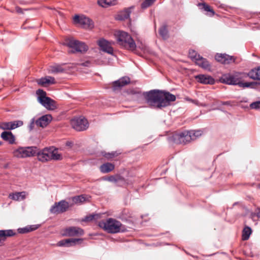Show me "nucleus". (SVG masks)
Segmentation results:
<instances>
[{
    "label": "nucleus",
    "mask_w": 260,
    "mask_h": 260,
    "mask_svg": "<svg viewBox=\"0 0 260 260\" xmlns=\"http://www.w3.org/2000/svg\"><path fill=\"white\" fill-rule=\"evenodd\" d=\"M144 96L150 107L156 109L164 108L162 90L152 89L145 92Z\"/></svg>",
    "instance_id": "obj_1"
},
{
    "label": "nucleus",
    "mask_w": 260,
    "mask_h": 260,
    "mask_svg": "<svg viewBox=\"0 0 260 260\" xmlns=\"http://www.w3.org/2000/svg\"><path fill=\"white\" fill-rule=\"evenodd\" d=\"M99 225L108 233L116 234L127 231L126 226L120 221L112 218H108L106 221L99 222Z\"/></svg>",
    "instance_id": "obj_2"
},
{
    "label": "nucleus",
    "mask_w": 260,
    "mask_h": 260,
    "mask_svg": "<svg viewBox=\"0 0 260 260\" xmlns=\"http://www.w3.org/2000/svg\"><path fill=\"white\" fill-rule=\"evenodd\" d=\"M57 149L53 147H45L42 150L37 148L38 159L40 161L45 162L51 160H59L62 159V156L57 151Z\"/></svg>",
    "instance_id": "obj_3"
},
{
    "label": "nucleus",
    "mask_w": 260,
    "mask_h": 260,
    "mask_svg": "<svg viewBox=\"0 0 260 260\" xmlns=\"http://www.w3.org/2000/svg\"><path fill=\"white\" fill-rule=\"evenodd\" d=\"M117 40L122 47L129 50H135L136 44L132 37L127 32L119 31L117 34Z\"/></svg>",
    "instance_id": "obj_4"
},
{
    "label": "nucleus",
    "mask_w": 260,
    "mask_h": 260,
    "mask_svg": "<svg viewBox=\"0 0 260 260\" xmlns=\"http://www.w3.org/2000/svg\"><path fill=\"white\" fill-rule=\"evenodd\" d=\"M37 153L36 146H19L13 151V155L18 158H24L35 156Z\"/></svg>",
    "instance_id": "obj_5"
},
{
    "label": "nucleus",
    "mask_w": 260,
    "mask_h": 260,
    "mask_svg": "<svg viewBox=\"0 0 260 260\" xmlns=\"http://www.w3.org/2000/svg\"><path fill=\"white\" fill-rule=\"evenodd\" d=\"M189 56L200 67L208 71L211 70V64L209 61L199 54L195 50H190Z\"/></svg>",
    "instance_id": "obj_6"
},
{
    "label": "nucleus",
    "mask_w": 260,
    "mask_h": 260,
    "mask_svg": "<svg viewBox=\"0 0 260 260\" xmlns=\"http://www.w3.org/2000/svg\"><path fill=\"white\" fill-rule=\"evenodd\" d=\"M67 46L72 49V53L80 52L84 53L87 51L89 48L87 45L84 42H81L75 39H69L66 42Z\"/></svg>",
    "instance_id": "obj_7"
},
{
    "label": "nucleus",
    "mask_w": 260,
    "mask_h": 260,
    "mask_svg": "<svg viewBox=\"0 0 260 260\" xmlns=\"http://www.w3.org/2000/svg\"><path fill=\"white\" fill-rule=\"evenodd\" d=\"M36 93L38 95V102L46 109L53 110L56 107L54 101L46 96V92L43 89H39L37 90Z\"/></svg>",
    "instance_id": "obj_8"
},
{
    "label": "nucleus",
    "mask_w": 260,
    "mask_h": 260,
    "mask_svg": "<svg viewBox=\"0 0 260 260\" xmlns=\"http://www.w3.org/2000/svg\"><path fill=\"white\" fill-rule=\"evenodd\" d=\"M244 79L243 72L236 73L235 75H224L220 79L222 83L228 85H238L240 86V83Z\"/></svg>",
    "instance_id": "obj_9"
},
{
    "label": "nucleus",
    "mask_w": 260,
    "mask_h": 260,
    "mask_svg": "<svg viewBox=\"0 0 260 260\" xmlns=\"http://www.w3.org/2000/svg\"><path fill=\"white\" fill-rule=\"evenodd\" d=\"M72 127L77 131L86 130L89 126L88 120L83 116L74 117L71 120Z\"/></svg>",
    "instance_id": "obj_10"
},
{
    "label": "nucleus",
    "mask_w": 260,
    "mask_h": 260,
    "mask_svg": "<svg viewBox=\"0 0 260 260\" xmlns=\"http://www.w3.org/2000/svg\"><path fill=\"white\" fill-rule=\"evenodd\" d=\"M173 139L174 143L178 144H186L193 140L188 131L174 135Z\"/></svg>",
    "instance_id": "obj_11"
},
{
    "label": "nucleus",
    "mask_w": 260,
    "mask_h": 260,
    "mask_svg": "<svg viewBox=\"0 0 260 260\" xmlns=\"http://www.w3.org/2000/svg\"><path fill=\"white\" fill-rule=\"evenodd\" d=\"M70 207L69 204L64 200L55 202L50 208V212L52 214H59L65 212Z\"/></svg>",
    "instance_id": "obj_12"
},
{
    "label": "nucleus",
    "mask_w": 260,
    "mask_h": 260,
    "mask_svg": "<svg viewBox=\"0 0 260 260\" xmlns=\"http://www.w3.org/2000/svg\"><path fill=\"white\" fill-rule=\"evenodd\" d=\"M73 21L75 23L79 24L83 28H91L93 26L92 21L83 15H76L73 18Z\"/></svg>",
    "instance_id": "obj_13"
},
{
    "label": "nucleus",
    "mask_w": 260,
    "mask_h": 260,
    "mask_svg": "<svg viewBox=\"0 0 260 260\" xmlns=\"http://www.w3.org/2000/svg\"><path fill=\"white\" fill-rule=\"evenodd\" d=\"M23 124L22 120H18L10 122H2L0 123V128L3 130H13L20 127Z\"/></svg>",
    "instance_id": "obj_14"
},
{
    "label": "nucleus",
    "mask_w": 260,
    "mask_h": 260,
    "mask_svg": "<svg viewBox=\"0 0 260 260\" xmlns=\"http://www.w3.org/2000/svg\"><path fill=\"white\" fill-rule=\"evenodd\" d=\"M215 59L218 62L223 64H230L234 62L236 58L234 56H231L225 53H217L215 55Z\"/></svg>",
    "instance_id": "obj_15"
},
{
    "label": "nucleus",
    "mask_w": 260,
    "mask_h": 260,
    "mask_svg": "<svg viewBox=\"0 0 260 260\" xmlns=\"http://www.w3.org/2000/svg\"><path fill=\"white\" fill-rule=\"evenodd\" d=\"M97 44L100 48V50L111 55L113 54V48L110 43L105 39H100L98 41Z\"/></svg>",
    "instance_id": "obj_16"
},
{
    "label": "nucleus",
    "mask_w": 260,
    "mask_h": 260,
    "mask_svg": "<svg viewBox=\"0 0 260 260\" xmlns=\"http://www.w3.org/2000/svg\"><path fill=\"white\" fill-rule=\"evenodd\" d=\"M84 234V230L78 226H70L64 231L63 235L65 236L74 237L82 236Z\"/></svg>",
    "instance_id": "obj_17"
},
{
    "label": "nucleus",
    "mask_w": 260,
    "mask_h": 260,
    "mask_svg": "<svg viewBox=\"0 0 260 260\" xmlns=\"http://www.w3.org/2000/svg\"><path fill=\"white\" fill-rule=\"evenodd\" d=\"M130 82L131 79L128 76L122 77L113 82L112 89L114 91H116L129 84Z\"/></svg>",
    "instance_id": "obj_18"
},
{
    "label": "nucleus",
    "mask_w": 260,
    "mask_h": 260,
    "mask_svg": "<svg viewBox=\"0 0 260 260\" xmlns=\"http://www.w3.org/2000/svg\"><path fill=\"white\" fill-rule=\"evenodd\" d=\"M83 241V239L81 238H71L63 239L59 241L57 245L58 246H64V247H71L75 246L78 244H81Z\"/></svg>",
    "instance_id": "obj_19"
},
{
    "label": "nucleus",
    "mask_w": 260,
    "mask_h": 260,
    "mask_svg": "<svg viewBox=\"0 0 260 260\" xmlns=\"http://www.w3.org/2000/svg\"><path fill=\"white\" fill-rule=\"evenodd\" d=\"M198 82L203 84L213 85L215 83L214 79L210 75L199 74L194 76Z\"/></svg>",
    "instance_id": "obj_20"
},
{
    "label": "nucleus",
    "mask_w": 260,
    "mask_h": 260,
    "mask_svg": "<svg viewBox=\"0 0 260 260\" xmlns=\"http://www.w3.org/2000/svg\"><path fill=\"white\" fill-rule=\"evenodd\" d=\"M108 181L111 182L118 183L121 182L124 185L132 184L134 180L128 179H125L123 177L119 175H111L108 177Z\"/></svg>",
    "instance_id": "obj_21"
},
{
    "label": "nucleus",
    "mask_w": 260,
    "mask_h": 260,
    "mask_svg": "<svg viewBox=\"0 0 260 260\" xmlns=\"http://www.w3.org/2000/svg\"><path fill=\"white\" fill-rule=\"evenodd\" d=\"M244 79L249 77L254 80H260V66L251 69L248 73L243 72Z\"/></svg>",
    "instance_id": "obj_22"
},
{
    "label": "nucleus",
    "mask_w": 260,
    "mask_h": 260,
    "mask_svg": "<svg viewBox=\"0 0 260 260\" xmlns=\"http://www.w3.org/2000/svg\"><path fill=\"white\" fill-rule=\"evenodd\" d=\"M52 117L50 114L42 116L36 121V124L40 127L44 128L46 127L52 121Z\"/></svg>",
    "instance_id": "obj_23"
},
{
    "label": "nucleus",
    "mask_w": 260,
    "mask_h": 260,
    "mask_svg": "<svg viewBox=\"0 0 260 260\" xmlns=\"http://www.w3.org/2000/svg\"><path fill=\"white\" fill-rule=\"evenodd\" d=\"M162 93L164 108L170 105L171 102L175 101L176 98L174 94L165 90H162Z\"/></svg>",
    "instance_id": "obj_24"
},
{
    "label": "nucleus",
    "mask_w": 260,
    "mask_h": 260,
    "mask_svg": "<svg viewBox=\"0 0 260 260\" xmlns=\"http://www.w3.org/2000/svg\"><path fill=\"white\" fill-rule=\"evenodd\" d=\"M16 235V232L13 230H0V246H2L7 237H10Z\"/></svg>",
    "instance_id": "obj_25"
},
{
    "label": "nucleus",
    "mask_w": 260,
    "mask_h": 260,
    "mask_svg": "<svg viewBox=\"0 0 260 260\" xmlns=\"http://www.w3.org/2000/svg\"><path fill=\"white\" fill-rule=\"evenodd\" d=\"M1 138L9 143L10 144H13L15 142V137L11 131H4L1 134Z\"/></svg>",
    "instance_id": "obj_26"
},
{
    "label": "nucleus",
    "mask_w": 260,
    "mask_h": 260,
    "mask_svg": "<svg viewBox=\"0 0 260 260\" xmlns=\"http://www.w3.org/2000/svg\"><path fill=\"white\" fill-rule=\"evenodd\" d=\"M55 82H56L54 78L52 76H46V77H42L39 79L37 81L38 84L42 86L54 84L55 83Z\"/></svg>",
    "instance_id": "obj_27"
},
{
    "label": "nucleus",
    "mask_w": 260,
    "mask_h": 260,
    "mask_svg": "<svg viewBox=\"0 0 260 260\" xmlns=\"http://www.w3.org/2000/svg\"><path fill=\"white\" fill-rule=\"evenodd\" d=\"M133 6L125 9L123 11L120 12L117 16V19L119 20H124L128 18L131 13V9H133Z\"/></svg>",
    "instance_id": "obj_28"
},
{
    "label": "nucleus",
    "mask_w": 260,
    "mask_h": 260,
    "mask_svg": "<svg viewBox=\"0 0 260 260\" xmlns=\"http://www.w3.org/2000/svg\"><path fill=\"white\" fill-rule=\"evenodd\" d=\"M239 87H242L243 88H249L256 89L260 86V82L258 81L243 82V81H241Z\"/></svg>",
    "instance_id": "obj_29"
},
{
    "label": "nucleus",
    "mask_w": 260,
    "mask_h": 260,
    "mask_svg": "<svg viewBox=\"0 0 260 260\" xmlns=\"http://www.w3.org/2000/svg\"><path fill=\"white\" fill-rule=\"evenodd\" d=\"M115 168L114 164L110 162H106L102 164L100 167V170L102 173H108L112 171Z\"/></svg>",
    "instance_id": "obj_30"
},
{
    "label": "nucleus",
    "mask_w": 260,
    "mask_h": 260,
    "mask_svg": "<svg viewBox=\"0 0 260 260\" xmlns=\"http://www.w3.org/2000/svg\"><path fill=\"white\" fill-rule=\"evenodd\" d=\"M117 0H98V4L102 7L106 8L117 4Z\"/></svg>",
    "instance_id": "obj_31"
},
{
    "label": "nucleus",
    "mask_w": 260,
    "mask_h": 260,
    "mask_svg": "<svg viewBox=\"0 0 260 260\" xmlns=\"http://www.w3.org/2000/svg\"><path fill=\"white\" fill-rule=\"evenodd\" d=\"M24 194V192H16L15 193H10L9 194V198L15 201L23 200L25 199Z\"/></svg>",
    "instance_id": "obj_32"
},
{
    "label": "nucleus",
    "mask_w": 260,
    "mask_h": 260,
    "mask_svg": "<svg viewBox=\"0 0 260 260\" xmlns=\"http://www.w3.org/2000/svg\"><path fill=\"white\" fill-rule=\"evenodd\" d=\"M158 32L164 40H167L169 37L167 26L166 24L162 25L159 28Z\"/></svg>",
    "instance_id": "obj_33"
},
{
    "label": "nucleus",
    "mask_w": 260,
    "mask_h": 260,
    "mask_svg": "<svg viewBox=\"0 0 260 260\" xmlns=\"http://www.w3.org/2000/svg\"><path fill=\"white\" fill-rule=\"evenodd\" d=\"M251 229L249 226H245L242 231V239L244 241L247 240L251 234Z\"/></svg>",
    "instance_id": "obj_34"
},
{
    "label": "nucleus",
    "mask_w": 260,
    "mask_h": 260,
    "mask_svg": "<svg viewBox=\"0 0 260 260\" xmlns=\"http://www.w3.org/2000/svg\"><path fill=\"white\" fill-rule=\"evenodd\" d=\"M199 6L201 7V9L208 13V14L210 16H213L215 14V12L213 9H212L210 7L206 5L205 3H200Z\"/></svg>",
    "instance_id": "obj_35"
},
{
    "label": "nucleus",
    "mask_w": 260,
    "mask_h": 260,
    "mask_svg": "<svg viewBox=\"0 0 260 260\" xmlns=\"http://www.w3.org/2000/svg\"><path fill=\"white\" fill-rule=\"evenodd\" d=\"M65 70L62 68L60 64H55L51 66V72L52 73H63Z\"/></svg>",
    "instance_id": "obj_36"
},
{
    "label": "nucleus",
    "mask_w": 260,
    "mask_h": 260,
    "mask_svg": "<svg viewBox=\"0 0 260 260\" xmlns=\"http://www.w3.org/2000/svg\"><path fill=\"white\" fill-rule=\"evenodd\" d=\"M72 201L74 204L81 203L85 201V198L83 195L77 196L72 197Z\"/></svg>",
    "instance_id": "obj_37"
},
{
    "label": "nucleus",
    "mask_w": 260,
    "mask_h": 260,
    "mask_svg": "<svg viewBox=\"0 0 260 260\" xmlns=\"http://www.w3.org/2000/svg\"><path fill=\"white\" fill-rule=\"evenodd\" d=\"M188 131L193 140H194L197 138H199L200 136L202 135V132L200 130H190Z\"/></svg>",
    "instance_id": "obj_38"
},
{
    "label": "nucleus",
    "mask_w": 260,
    "mask_h": 260,
    "mask_svg": "<svg viewBox=\"0 0 260 260\" xmlns=\"http://www.w3.org/2000/svg\"><path fill=\"white\" fill-rule=\"evenodd\" d=\"M102 154L108 159H110L118 155V153L116 151H113L111 153L103 151L102 152Z\"/></svg>",
    "instance_id": "obj_39"
},
{
    "label": "nucleus",
    "mask_w": 260,
    "mask_h": 260,
    "mask_svg": "<svg viewBox=\"0 0 260 260\" xmlns=\"http://www.w3.org/2000/svg\"><path fill=\"white\" fill-rule=\"evenodd\" d=\"M156 0H144L141 4V8L145 9L152 5Z\"/></svg>",
    "instance_id": "obj_40"
},
{
    "label": "nucleus",
    "mask_w": 260,
    "mask_h": 260,
    "mask_svg": "<svg viewBox=\"0 0 260 260\" xmlns=\"http://www.w3.org/2000/svg\"><path fill=\"white\" fill-rule=\"evenodd\" d=\"M250 107L251 109H258L260 108V101H256L252 103L250 105Z\"/></svg>",
    "instance_id": "obj_41"
},
{
    "label": "nucleus",
    "mask_w": 260,
    "mask_h": 260,
    "mask_svg": "<svg viewBox=\"0 0 260 260\" xmlns=\"http://www.w3.org/2000/svg\"><path fill=\"white\" fill-rule=\"evenodd\" d=\"M36 120H35V118H32L30 120V123H29V125H28V127L29 131H31L34 129V127H35V124H36Z\"/></svg>",
    "instance_id": "obj_42"
},
{
    "label": "nucleus",
    "mask_w": 260,
    "mask_h": 260,
    "mask_svg": "<svg viewBox=\"0 0 260 260\" xmlns=\"http://www.w3.org/2000/svg\"><path fill=\"white\" fill-rule=\"evenodd\" d=\"M18 232L20 234H24L29 232L28 226H25L23 228H19L18 229Z\"/></svg>",
    "instance_id": "obj_43"
},
{
    "label": "nucleus",
    "mask_w": 260,
    "mask_h": 260,
    "mask_svg": "<svg viewBox=\"0 0 260 260\" xmlns=\"http://www.w3.org/2000/svg\"><path fill=\"white\" fill-rule=\"evenodd\" d=\"M39 224H35L28 226V228L30 232L36 230L39 228Z\"/></svg>",
    "instance_id": "obj_44"
},
{
    "label": "nucleus",
    "mask_w": 260,
    "mask_h": 260,
    "mask_svg": "<svg viewBox=\"0 0 260 260\" xmlns=\"http://www.w3.org/2000/svg\"><path fill=\"white\" fill-rule=\"evenodd\" d=\"M94 217V215H89L88 216H86V217H85L83 220L86 222L90 221L93 219Z\"/></svg>",
    "instance_id": "obj_45"
},
{
    "label": "nucleus",
    "mask_w": 260,
    "mask_h": 260,
    "mask_svg": "<svg viewBox=\"0 0 260 260\" xmlns=\"http://www.w3.org/2000/svg\"><path fill=\"white\" fill-rule=\"evenodd\" d=\"M90 62L89 61H85L81 63V66L84 67H89L90 64Z\"/></svg>",
    "instance_id": "obj_46"
},
{
    "label": "nucleus",
    "mask_w": 260,
    "mask_h": 260,
    "mask_svg": "<svg viewBox=\"0 0 260 260\" xmlns=\"http://www.w3.org/2000/svg\"><path fill=\"white\" fill-rule=\"evenodd\" d=\"M222 105H227V106H231V102L230 101H225V102H221Z\"/></svg>",
    "instance_id": "obj_47"
},
{
    "label": "nucleus",
    "mask_w": 260,
    "mask_h": 260,
    "mask_svg": "<svg viewBox=\"0 0 260 260\" xmlns=\"http://www.w3.org/2000/svg\"><path fill=\"white\" fill-rule=\"evenodd\" d=\"M16 10L18 13H22V9L20 7H17L16 8Z\"/></svg>",
    "instance_id": "obj_48"
},
{
    "label": "nucleus",
    "mask_w": 260,
    "mask_h": 260,
    "mask_svg": "<svg viewBox=\"0 0 260 260\" xmlns=\"http://www.w3.org/2000/svg\"><path fill=\"white\" fill-rule=\"evenodd\" d=\"M72 143L71 142H66V146H72Z\"/></svg>",
    "instance_id": "obj_49"
},
{
    "label": "nucleus",
    "mask_w": 260,
    "mask_h": 260,
    "mask_svg": "<svg viewBox=\"0 0 260 260\" xmlns=\"http://www.w3.org/2000/svg\"><path fill=\"white\" fill-rule=\"evenodd\" d=\"M103 180L108 181V177H105L103 178Z\"/></svg>",
    "instance_id": "obj_50"
},
{
    "label": "nucleus",
    "mask_w": 260,
    "mask_h": 260,
    "mask_svg": "<svg viewBox=\"0 0 260 260\" xmlns=\"http://www.w3.org/2000/svg\"><path fill=\"white\" fill-rule=\"evenodd\" d=\"M2 141H0V146L2 144Z\"/></svg>",
    "instance_id": "obj_51"
},
{
    "label": "nucleus",
    "mask_w": 260,
    "mask_h": 260,
    "mask_svg": "<svg viewBox=\"0 0 260 260\" xmlns=\"http://www.w3.org/2000/svg\"><path fill=\"white\" fill-rule=\"evenodd\" d=\"M259 188H260V183H259Z\"/></svg>",
    "instance_id": "obj_52"
},
{
    "label": "nucleus",
    "mask_w": 260,
    "mask_h": 260,
    "mask_svg": "<svg viewBox=\"0 0 260 260\" xmlns=\"http://www.w3.org/2000/svg\"><path fill=\"white\" fill-rule=\"evenodd\" d=\"M259 217H260V215H259Z\"/></svg>",
    "instance_id": "obj_53"
}]
</instances>
